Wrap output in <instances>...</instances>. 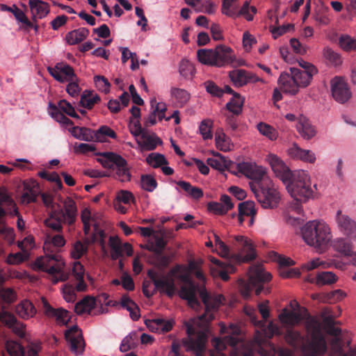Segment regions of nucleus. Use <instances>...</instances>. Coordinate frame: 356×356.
Instances as JSON below:
<instances>
[{
  "label": "nucleus",
  "instance_id": "1",
  "mask_svg": "<svg viewBox=\"0 0 356 356\" xmlns=\"http://www.w3.org/2000/svg\"><path fill=\"white\" fill-rule=\"evenodd\" d=\"M40 197L44 206L49 209L48 217L44 220L46 227L53 231L60 232L63 230V225H73L77 217L78 210L75 201L71 197H67L63 201V207L56 204L54 201V195L49 193H41L40 187L35 181L32 186L24 181V202H36Z\"/></svg>",
  "mask_w": 356,
  "mask_h": 356
},
{
  "label": "nucleus",
  "instance_id": "2",
  "mask_svg": "<svg viewBox=\"0 0 356 356\" xmlns=\"http://www.w3.org/2000/svg\"><path fill=\"white\" fill-rule=\"evenodd\" d=\"M306 331L308 336L302 334L293 327H286L284 338L290 346L305 355L316 356L321 352H325L327 346L319 322L314 318L308 321Z\"/></svg>",
  "mask_w": 356,
  "mask_h": 356
},
{
  "label": "nucleus",
  "instance_id": "3",
  "mask_svg": "<svg viewBox=\"0 0 356 356\" xmlns=\"http://www.w3.org/2000/svg\"><path fill=\"white\" fill-rule=\"evenodd\" d=\"M65 244V240L63 235L47 236L43 246L45 256L38 258L32 265L34 270L47 272L53 284L64 282L70 276L69 273L63 270L65 264L61 260V256L54 250V248H61Z\"/></svg>",
  "mask_w": 356,
  "mask_h": 356
},
{
  "label": "nucleus",
  "instance_id": "4",
  "mask_svg": "<svg viewBox=\"0 0 356 356\" xmlns=\"http://www.w3.org/2000/svg\"><path fill=\"white\" fill-rule=\"evenodd\" d=\"M179 278L183 282L179 291V297L187 300L190 307L197 309L200 305L197 296L199 294L205 307V312L200 319L206 322L211 321L214 318V312L218 310L221 304L222 296L211 297L205 288H200L195 284L187 274L180 275Z\"/></svg>",
  "mask_w": 356,
  "mask_h": 356
},
{
  "label": "nucleus",
  "instance_id": "5",
  "mask_svg": "<svg viewBox=\"0 0 356 356\" xmlns=\"http://www.w3.org/2000/svg\"><path fill=\"white\" fill-rule=\"evenodd\" d=\"M238 168L241 172L257 180L255 183H250V186L261 207L264 209L276 208L280 195L273 181L265 177L264 171L259 170L254 175L252 165L248 163H239Z\"/></svg>",
  "mask_w": 356,
  "mask_h": 356
},
{
  "label": "nucleus",
  "instance_id": "6",
  "mask_svg": "<svg viewBox=\"0 0 356 356\" xmlns=\"http://www.w3.org/2000/svg\"><path fill=\"white\" fill-rule=\"evenodd\" d=\"M285 184L288 192L296 200L294 209L300 213L302 208L300 203L305 202L314 194L308 173L305 170L294 171Z\"/></svg>",
  "mask_w": 356,
  "mask_h": 356
},
{
  "label": "nucleus",
  "instance_id": "7",
  "mask_svg": "<svg viewBox=\"0 0 356 356\" xmlns=\"http://www.w3.org/2000/svg\"><path fill=\"white\" fill-rule=\"evenodd\" d=\"M301 234L305 242L319 251H324L332 238L329 226L323 221L311 220L301 228Z\"/></svg>",
  "mask_w": 356,
  "mask_h": 356
},
{
  "label": "nucleus",
  "instance_id": "8",
  "mask_svg": "<svg viewBox=\"0 0 356 356\" xmlns=\"http://www.w3.org/2000/svg\"><path fill=\"white\" fill-rule=\"evenodd\" d=\"M232 245L236 252L231 253L229 248L222 241L216 245L219 254L223 257H232L236 263H245L254 260L256 258L255 248L250 239L243 236H235Z\"/></svg>",
  "mask_w": 356,
  "mask_h": 356
},
{
  "label": "nucleus",
  "instance_id": "9",
  "mask_svg": "<svg viewBox=\"0 0 356 356\" xmlns=\"http://www.w3.org/2000/svg\"><path fill=\"white\" fill-rule=\"evenodd\" d=\"M323 324L326 332L333 336L330 341V356H356V350L350 348L348 353L343 350L344 341L340 337L341 330L335 327L337 323L334 320V314L329 308H325L321 312Z\"/></svg>",
  "mask_w": 356,
  "mask_h": 356
},
{
  "label": "nucleus",
  "instance_id": "10",
  "mask_svg": "<svg viewBox=\"0 0 356 356\" xmlns=\"http://www.w3.org/2000/svg\"><path fill=\"white\" fill-rule=\"evenodd\" d=\"M314 75L302 72L300 69L291 67L290 74L283 72L280 74L278 83L282 92L295 95L300 88H306L310 84Z\"/></svg>",
  "mask_w": 356,
  "mask_h": 356
},
{
  "label": "nucleus",
  "instance_id": "11",
  "mask_svg": "<svg viewBox=\"0 0 356 356\" xmlns=\"http://www.w3.org/2000/svg\"><path fill=\"white\" fill-rule=\"evenodd\" d=\"M197 56L201 63L216 67L231 64L234 60L233 50L223 44L216 46L214 49H199L197 52Z\"/></svg>",
  "mask_w": 356,
  "mask_h": 356
},
{
  "label": "nucleus",
  "instance_id": "12",
  "mask_svg": "<svg viewBox=\"0 0 356 356\" xmlns=\"http://www.w3.org/2000/svg\"><path fill=\"white\" fill-rule=\"evenodd\" d=\"M101 156L102 158L97 161L104 168L110 170L111 177L122 182L130 181L131 174L123 157L113 152H103Z\"/></svg>",
  "mask_w": 356,
  "mask_h": 356
},
{
  "label": "nucleus",
  "instance_id": "13",
  "mask_svg": "<svg viewBox=\"0 0 356 356\" xmlns=\"http://www.w3.org/2000/svg\"><path fill=\"white\" fill-rule=\"evenodd\" d=\"M271 277L269 273L264 271L259 267L254 268L247 280L242 279L238 280V288L241 295L245 298H248L253 289H254L256 295H259L262 291L268 293L269 290L264 289L263 284L270 281Z\"/></svg>",
  "mask_w": 356,
  "mask_h": 356
},
{
  "label": "nucleus",
  "instance_id": "14",
  "mask_svg": "<svg viewBox=\"0 0 356 356\" xmlns=\"http://www.w3.org/2000/svg\"><path fill=\"white\" fill-rule=\"evenodd\" d=\"M187 337L181 339V343L188 352H193L196 356H202L206 349L207 334L204 331L196 330L190 322H185Z\"/></svg>",
  "mask_w": 356,
  "mask_h": 356
},
{
  "label": "nucleus",
  "instance_id": "15",
  "mask_svg": "<svg viewBox=\"0 0 356 356\" xmlns=\"http://www.w3.org/2000/svg\"><path fill=\"white\" fill-rule=\"evenodd\" d=\"M175 273V270H172L170 275L159 277L155 271L153 270H149L147 272V276L154 283L155 289L152 292L149 291L148 287L150 286V282H144L143 284V293L145 296L147 298L152 296L156 292V289L165 292L169 297L173 296L175 292V280L172 277V275Z\"/></svg>",
  "mask_w": 356,
  "mask_h": 356
},
{
  "label": "nucleus",
  "instance_id": "16",
  "mask_svg": "<svg viewBox=\"0 0 356 356\" xmlns=\"http://www.w3.org/2000/svg\"><path fill=\"white\" fill-rule=\"evenodd\" d=\"M228 333L233 334L232 335H227L223 338H214L211 341V345L213 350L210 351L211 356H226L223 353L227 346L235 347L240 342L238 334L240 330L235 325H230Z\"/></svg>",
  "mask_w": 356,
  "mask_h": 356
},
{
  "label": "nucleus",
  "instance_id": "17",
  "mask_svg": "<svg viewBox=\"0 0 356 356\" xmlns=\"http://www.w3.org/2000/svg\"><path fill=\"white\" fill-rule=\"evenodd\" d=\"M65 338L70 343V350L76 355H82L85 349V341L81 330L74 325L65 332Z\"/></svg>",
  "mask_w": 356,
  "mask_h": 356
},
{
  "label": "nucleus",
  "instance_id": "18",
  "mask_svg": "<svg viewBox=\"0 0 356 356\" xmlns=\"http://www.w3.org/2000/svg\"><path fill=\"white\" fill-rule=\"evenodd\" d=\"M229 77L235 87H242L248 83L263 81L255 74L243 69H236L230 71Z\"/></svg>",
  "mask_w": 356,
  "mask_h": 356
},
{
  "label": "nucleus",
  "instance_id": "19",
  "mask_svg": "<svg viewBox=\"0 0 356 356\" xmlns=\"http://www.w3.org/2000/svg\"><path fill=\"white\" fill-rule=\"evenodd\" d=\"M331 90L333 98L341 104L345 103L351 97L348 84L340 77H335L331 81Z\"/></svg>",
  "mask_w": 356,
  "mask_h": 356
},
{
  "label": "nucleus",
  "instance_id": "20",
  "mask_svg": "<svg viewBox=\"0 0 356 356\" xmlns=\"http://www.w3.org/2000/svg\"><path fill=\"white\" fill-rule=\"evenodd\" d=\"M268 161L275 175L286 184L293 172L291 171L285 163L275 154H269Z\"/></svg>",
  "mask_w": 356,
  "mask_h": 356
},
{
  "label": "nucleus",
  "instance_id": "21",
  "mask_svg": "<svg viewBox=\"0 0 356 356\" xmlns=\"http://www.w3.org/2000/svg\"><path fill=\"white\" fill-rule=\"evenodd\" d=\"M108 245L111 248V257L113 260H116L123 256L124 252L127 256H131L133 248L131 244L125 243L122 244L118 236H110Z\"/></svg>",
  "mask_w": 356,
  "mask_h": 356
},
{
  "label": "nucleus",
  "instance_id": "22",
  "mask_svg": "<svg viewBox=\"0 0 356 356\" xmlns=\"http://www.w3.org/2000/svg\"><path fill=\"white\" fill-rule=\"evenodd\" d=\"M210 261L215 265V266L211 267V275L213 277H220L223 281L229 280V274L233 273L236 270V268L233 265L221 261L215 257H211Z\"/></svg>",
  "mask_w": 356,
  "mask_h": 356
},
{
  "label": "nucleus",
  "instance_id": "23",
  "mask_svg": "<svg viewBox=\"0 0 356 356\" xmlns=\"http://www.w3.org/2000/svg\"><path fill=\"white\" fill-rule=\"evenodd\" d=\"M210 261L215 265V266L211 267V275L213 277H220L223 281L229 280V274L233 273L236 270V268L233 265L221 261L215 257H211Z\"/></svg>",
  "mask_w": 356,
  "mask_h": 356
},
{
  "label": "nucleus",
  "instance_id": "24",
  "mask_svg": "<svg viewBox=\"0 0 356 356\" xmlns=\"http://www.w3.org/2000/svg\"><path fill=\"white\" fill-rule=\"evenodd\" d=\"M44 314L49 318H55L58 323L67 325L70 320V312L63 308H53L46 300H42Z\"/></svg>",
  "mask_w": 356,
  "mask_h": 356
},
{
  "label": "nucleus",
  "instance_id": "25",
  "mask_svg": "<svg viewBox=\"0 0 356 356\" xmlns=\"http://www.w3.org/2000/svg\"><path fill=\"white\" fill-rule=\"evenodd\" d=\"M337 222L340 229L350 238H356V222L349 216L342 214L341 211L337 213Z\"/></svg>",
  "mask_w": 356,
  "mask_h": 356
},
{
  "label": "nucleus",
  "instance_id": "26",
  "mask_svg": "<svg viewBox=\"0 0 356 356\" xmlns=\"http://www.w3.org/2000/svg\"><path fill=\"white\" fill-rule=\"evenodd\" d=\"M288 153L291 158L299 159L304 162L314 163L316 161V156L313 152L303 149L296 144L289 149Z\"/></svg>",
  "mask_w": 356,
  "mask_h": 356
},
{
  "label": "nucleus",
  "instance_id": "27",
  "mask_svg": "<svg viewBox=\"0 0 356 356\" xmlns=\"http://www.w3.org/2000/svg\"><path fill=\"white\" fill-rule=\"evenodd\" d=\"M296 128L301 136L306 140L312 138L316 134L315 127L305 117L300 118Z\"/></svg>",
  "mask_w": 356,
  "mask_h": 356
},
{
  "label": "nucleus",
  "instance_id": "28",
  "mask_svg": "<svg viewBox=\"0 0 356 356\" xmlns=\"http://www.w3.org/2000/svg\"><path fill=\"white\" fill-rule=\"evenodd\" d=\"M140 147L146 151H152L162 144V140L155 134H149L147 132L142 134L140 140L138 141Z\"/></svg>",
  "mask_w": 356,
  "mask_h": 356
},
{
  "label": "nucleus",
  "instance_id": "29",
  "mask_svg": "<svg viewBox=\"0 0 356 356\" xmlns=\"http://www.w3.org/2000/svg\"><path fill=\"white\" fill-rule=\"evenodd\" d=\"M100 101L101 98L97 94L93 91L86 90L81 95L79 105L84 108L90 110Z\"/></svg>",
  "mask_w": 356,
  "mask_h": 356
},
{
  "label": "nucleus",
  "instance_id": "30",
  "mask_svg": "<svg viewBox=\"0 0 356 356\" xmlns=\"http://www.w3.org/2000/svg\"><path fill=\"white\" fill-rule=\"evenodd\" d=\"M279 319L282 324L291 327L300 322L301 316L296 312L284 309L279 315Z\"/></svg>",
  "mask_w": 356,
  "mask_h": 356
},
{
  "label": "nucleus",
  "instance_id": "31",
  "mask_svg": "<svg viewBox=\"0 0 356 356\" xmlns=\"http://www.w3.org/2000/svg\"><path fill=\"white\" fill-rule=\"evenodd\" d=\"M120 305L129 312V315L133 321H137L140 318V309L137 304L132 300L128 295L121 297Z\"/></svg>",
  "mask_w": 356,
  "mask_h": 356
},
{
  "label": "nucleus",
  "instance_id": "32",
  "mask_svg": "<svg viewBox=\"0 0 356 356\" xmlns=\"http://www.w3.org/2000/svg\"><path fill=\"white\" fill-rule=\"evenodd\" d=\"M212 154L214 157L208 158L207 160L209 166L219 171H224L229 167L230 161L227 160L225 156L218 152H212Z\"/></svg>",
  "mask_w": 356,
  "mask_h": 356
},
{
  "label": "nucleus",
  "instance_id": "33",
  "mask_svg": "<svg viewBox=\"0 0 356 356\" xmlns=\"http://www.w3.org/2000/svg\"><path fill=\"white\" fill-rule=\"evenodd\" d=\"M88 34L89 30L82 27L67 33L65 39L69 44L74 45L84 40Z\"/></svg>",
  "mask_w": 356,
  "mask_h": 356
},
{
  "label": "nucleus",
  "instance_id": "34",
  "mask_svg": "<svg viewBox=\"0 0 356 356\" xmlns=\"http://www.w3.org/2000/svg\"><path fill=\"white\" fill-rule=\"evenodd\" d=\"M72 271L73 276L78 281L76 285V291H84L87 288V285L83 280L85 272L83 266L79 261H75L73 264Z\"/></svg>",
  "mask_w": 356,
  "mask_h": 356
},
{
  "label": "nucleus",
  "instance_id": "35",
  "mask_svg": "<svg viewBox=\"0 0 356 356\" xmlns=\"http://www.w3.org/2000/svg\"><path fill=\"white\" fill-rule=\"evenodd\" d=\"M0 321L11 328L19 337H22V328L17 323L16 318L13 314L7 312H2L0 314Z\"/></svg>",
  "mask_w": 356,
  "mask_h": 356
},
{
  "label": "nucleus",
  "instance_id": "36",
  "mask_svg": "<svg viewBox=\"0 0 356 356\" xmlns=\"http://www.w3.org/2000/svg\"><path fill=\"white\" fill-rule=\"evenodd\" d=\"M95 299L92 297L86 296L75 305L74 312L79 315L84 313L90 314L95 307Z\"/></svg>",
  "mask_w": 356,
  "mask_h": 356
},
{
  "label": "nucleus",
  "instance_id": "37",
  "mask_svg": "<svg viewBox=\"0 0 356 356\" xmlns=\"http://www.w3.org/2000/svg\"><path fill=\"white\" fill-rule=\"evenodd\" d=\"M30 8L33 15L42 19L49 12L47 3L40 0H30Z\"/></svg>",
  "mask_w": 356,
  "mask_h": 356
},
{
  "label": "nucleus",
  "instance_id": "38",
  "mask_svg": "<svg viewBox=\"0 0 356 356\" xmlns=\"http://www.w3.org/2000/svg\"><path fill=\"white\" fill-rule=\"evenodd\" d=\"M337 280L335 274L330 271H322L318 273L315 277L311 279L310 282L316 283L318 286L332 284Z\"/></svg>",
  "mask_w": 356,
  "mask_h": 356
},
{
  "label": "nucleus",
  "instance_id": "39",
  "mask_svg": "<svg viewBox=\"0 0 356 356\" xmlns=\"http://www.w3.org/2000/svg\"><path fill=\"white\" fill-rule=\"evenodd\" d=\"M176 184L193 199L199 200L203 197L204 194L202 190L199 187L193 186L188 181H178Z\"/></svg>",
  "mask_w": 356,
  "mask_h": 356
},
{
  "label": "nucleus",
  "instance_id": "40",
  "mask_svg": "<svg viewBox=\"0 0 356 356\" xmlns=\"http://www.w3.org/2000/svg\"><path fill=\"white\" fill-rule=\"evenodd\" d=\"M332 246L334 250L346 256L352 252L353 246L349 240L343 238H338L334 239L332 243Z\"/></svg>",
  "mask_w": 356,
  "mask_h": 356
},
{
  "label": "nucleus",
  "instance_id": "41",
  "mask_svg": "<svg viewBox=\"0 0 356 356\" xmlns=\"http://www.w3.org/2000/svg\"><path fill=\"white\" fill-rule=\"evenodd\" d=\"M72 135L79 140L94 141V131L86 127H74L71 130Z\"/></svg>",
  "mask_w": 356,
  "mask_h": 356
},
{
  "label": "nucleus",
  "instance_id": "42",
  "mask_svg": "<svg viewBox=\"0 0 356 356\" xmlns=\"http://www.w3.org/2000/svg\"><path fill=\"white\" fill-rule=\"evenodd\" d=\"M257 12V8L253 6H250V2L248 1H245L240 10H238V8H236V15H234L232 18L235 19L240 16H243L246 20L250 22L253 20L254 15H255Z\"/></svg>",
  "mask_w": 356,
  "mask_h": 356
},
{
  "label": "nucleus",
  "instance_id": "43",
  "mask_svg": "<svg viewBox=\"0 0 356 356\" xmlns=\"http://www.w3.org/2000/svg\"><path fill=\"white\" fill-rule=\"evenodd\" d=\"M26 325L24 324V341L27 342L26 353L24 348V356H39L38 353L41 350V342L39 340L29 341L25 332Z\"/></svg>",
  "mask_w": 356,
  "mask_h": 356
},
{
  "label": "nucleus",
  "instance_id": "44",
  "mask_svg": "<svg viewBox=\"0 0 356 356\" xmlns=\"http://www.w3.org/2000/svg\"><path fill=\"white\" fill-rule=\"evenodd\" d=\"M256 214L254 203L252 201H246L238 204V220L240 223L243 221V216H253Z\"/></svg>",
  "mask_w": 356,
  "mask_h": 356
},
{
  "label": "nucleus",
  "instance_id": "45",
  "mask_svg": "<svg viewBox=\"0 0 356 356\" xmlns=\"http://www.w3.org/2000/svg\"><path fill=\"white\" fill-rule=\"evenodd\" d=\"M56 69L60 72V74H61V77L63 79V83L76 79L74 71L70 65L64 63H58L56 64Z\"/></svg>",
  "mask_w": 356,
  "mask_h": 356
},
{
  "label": "nucleus",
  "instance_id": "46",
  "mask_svg": "<svg viewBox=\"0 0 356 356\" xmlns=\"http://www.w3.org/2000/svg\"><path fill=\"white\" fill-rule=\"evenodd\" d=\"M138 345V334L136 332H131L125 337L120 344V350L126 353L129 350L135 348Z\"/></svg>",
  "mask_w": 356,
  "mask_h": 356
},
{
  "label": "nucleus",
  "instance_id": "47",
  "mask_svg": "<svg viewBox=\"0 0 356 356\" xmlns=\"http://www.w3.org/2000/svg\"><path fill=\"white\" fill-rule=\"evenodd\" d=\"M243 99L238 93H234V96L226 104V108L234 115H238L242 111L243 105Z\"/></svg>",
  "mask_w": 356,
  "mask_h": 356
},
{
  "label": "nucleus",
  "instance_id": "48",
  "mask_svg": "<svg viewBox=\"0 0 356 356\" xmlns=\"http://www.w3.org/2000/svg\"><path fill=\"white\" fill-rule=\"evenodd\" d=\"M94 141L104 142L106 137L116 138L115 132L107 126H102L97 131H94Z\"/></svg>",
  "mask_w": 356,
  "mask_h": 356
},
{
  "label": "nucleus",
  "instance_id": "49",
  "mask_svg": "<svg viewBox=\"0 0 356 356\" xmlns=\"http://www.w3.org/2000/svg\"><path fill=\"white\" fill-rule=\"evenodd\" d=\"M141 188L147 192H153L158 186L154 177L151 175H142L140 179Z\"/></svg>",
  "mask_w": 356,
  "mask_h": 356
},
{
  "label": "nucleus",
  "instance_id": "50",
  "mask_svg": "<svg viewBox=\"0 0 356 356\" xmlns=\"http://www.w3.org/2000/svg\"><path fill=\"white\" fill-rule=\"evenodd\" d=\"M49 107L50 109V115L57 122L67 126L73 124V122L60 112L56 105L49 103Z\"/></svg>",
  "mask_w": 356,
  "mask_h": 356
},
{
  "label": "nucleus",
  "instance_id": "51",
  "mask_svg": "<svg viewBox=\"0 0 356 356\" xmlns=\"http://www.w3.org/2000/svg\"><path fill=\"white\" fill-rule=\"evenodd\" d=\"M146 162L154 168H157L168 163L165 156L159 153L149 154L146 158Z\"/></svg>",
  "mask_w": 356,
  "mask_h": 356
},
{
  "label": "nucleus",
  "instance_id": "52",
  "mask_svg": "<svg viewBox=\"0 0 356 356\" xmlns=\"http://www.w3.org/2000/svg\"><path fill=\"white\" fill-rule=\"evenodd\" d=\"M170 93L181 106L186 104L190 99V94L184 89L172 88Z\"/></svg>",
  "mask_w": 356,
  "mask_h": 356
},
{
  "label": "nucleus",
  "instance_id": "53",
  "mask_svg": "<svg viewBox=\"0 0 356 356\" xmlns=\"http://www.w3.org/2000/svg\"><path fill=\"white\" fill-rule=\"evenodd\" d=\"M340 47L346 51H356V39L348 35H342L339 38Z\"/></svg>",
  "mask_w": 356,
  "mask_h": 356
},
{
  "label": "nucleus",
  "instance_id": "54",
  "mask_svg": "<svg viewBox=\"0 0 356 356\" xmlns=\"http://www.w3.org/2000/svg\"><path fill=\"white\" fill-rule=\"evenodd\" d=\"M179 71L185 79H191L195 73V67L189 61L183 60L180 63Z\"/></svg>",
  "mask_w": 356,
  "mask_h": 356
},
{
  "label": "nucleus",
  "instance_id": "55",
  "mask_svg": "<svg viewBox=\"0 0 356 356\" xmlns=\"http://www.w3.org/2000/svg\"><path fill=\"white\" fill-rule=\"evenodd\" d=\"M236 1V0H222V13L232 18L234 15H236V10L238 8L235 4Z\"/></svg>",
  "mask_w": 356,
  "mask_h": 356
},
{
  "label": "nucleus",
  "instance_id": "56",
  "mask_svg": "<svg viewBox=\"0 0 356 356\" xmlns=\"http://www.w3.org/2000/svg\"><path fill=\"white\" fill-rule=\"evenodd\" d=\"M57 108L63 113H65V114L74 118H79V116L75 112L74 108L70 102L65 99L60 100L58 103Z\"/></svg>",
  "mask_w": 356,
  "mask_h": 356
},
{
  "label": "nucleus",
  "instance_id": "57",
  "mask_svg": "<svg viewBox=\"0 0 356 356\" xmlns=\"http://www.w3.org/2000/svg\"><path fill=\"white\" fill-rule=\"evenodd\" d=\"M257 129L260 134L268 137L270 140H273L277 138V132L271 126L260 122L257 124Z\"/></svg>",
  "mask_w": 356,
  "mask_h": 356
},
{
  "label": "nucleus",
  "instance_id": "58",
  "mask_svg": "<svg viewBox=\"0 0 356 356\" xmlns=\"http://www.w3.org/2000/svg\"><path fill=\"white\" fill-rule=\"evenodd\" d=\"M94 82L98 90L104 93L109 92L111 83L106 77L101 75L95 76Z\"/></svg>",
  "mask_w": 356,
  "mask_h": 356
},
{
  "label": "nucleus",
  "instance_id": "59",
  "mask_svg": "<svg viewBox=\"0 0 356 356\" xmlns=\"http://www.w3.org/2000/svg\"><path fill=\"white\" fill-rule=\"evenodd\" d=\"M88 251L86 245L82 243L80 241H77L74 244L71 250V256L74 259H80Z\"/></svg>",
  "mask_w": 356,
  "mask_h": 356
},
{
  "label": "nucleus",
  "instance_id": "60",
  "mask_svg": "<svg viewBox=\"0 0 356 356\" xmlns=\"http://www.w3.org/2000/svg\"><path fill=\"white\" fill-rule=\"evenodd\" d=\"M206 91L212 96L220 97L223 95V90L218 87L213 81H207L204 83Z\"/></svg>",
  "mask_w": 356,
  "mask_h": 356
},
{
  "label": "nucleus",
  "instance_id": "61",
  "mask_svg": "<svg viewBox=\"0 0 356 356\" xmlns=\"http://www.w3.org/2000/svg\"><path fill=\"white\" fill-rule=\"evenodd\" d=\"M213 122L210 120H203L199 127L200 133L204 140L211 139L212 138L211 127Z\"/></svg>",
  "mask_w": 356,
  "mask_h": 356
},
{
  "label": "nucleus",
  "instance_id": "62",
  "mask_svg": "<svg viewBox=\"0 0 356 356\" xmlns=\"http://www.w3.org/2000/svg\"><path fill=\"white\" fill-rule=\"evenodd\" d=\"M166 246V241L163 237L156 236L155 238L154 244L151 245L148 248L149 251L154 252L157 255H161Z\"/></svg>",
  "mask_w": 356,
  "mask_h": 356
},
{
  "label": "nucleus",
  "instance_id": "63",
  "mask_svg": "<svg viewBox=\"0 0 356 356\" xmlns=\"http://www.w3.org/2000/svg\"><path fill=\"white\" fill-rule=\"evenodd\" d=\"M6 349L10 356H22V346L16 341H7Z\"/></svg>",
  "mask_w": 356,
  "mask_h": 356
},
{
  "label": "nucleus",
  "instance_id": "64",
  "mask_svg": "<svg viewBox=\"0 0 356 356\" xmlns=\"http://www.w3.org/2000/svg\"><path fill=\"white\" fill-rule=\"evenodd\" d=\"M116 201L129 204L131 202L135 203L136 199L130 191L121 190L117 194Z\"/></svg>",
  "mask_w": 356,
  "mask_h": 356
}]
</instances>
